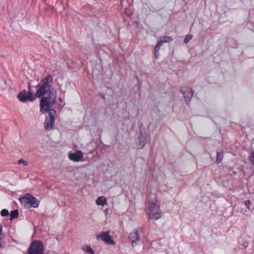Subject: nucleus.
Listing matches in <instances>:
<instances>
[{
  "label": "nucleus",
  "mask_w": 254,
  "mask_h": 254,
  "mask_svg": "<svg viewBox=\"0 0 254 254\" xmlns=\"http://www.w3.org/2000/svg\"><path fill=\"white\" fill-rule=\"evenodd\" d=\"M53 78L51 75H47L42 79L36 86L35 95L41 98L45 94L47 97L42 98L40 102L41 112L47 111L50 107H52L56 99V92L52 87Z\"/></svg>",
  "instance_id": "1"
},
{
  "label": "nucleus",
  "mask_w": 254,
  "mask_h": 254,
  "mask_svg": "<svg viewBox=\"0 0 254 254\" xmlns=\"http://www.w3.org/2000/svg\"><path fill=\"white\" fill-rule=\"evenodd\" d=\"M148 209L149 219L157 220L161 218L162 214L160 203L155 196L148 200Z\"/></svg>",
  "instance_id": "2"
},
{
  "label": "nucleus",
  "mask_w": 254,
  "mask_h": 254,
  "mask_svg": "<svg viewBox=\"0 0 254 254\" xmlns=\"http://www.w3.org/2000/svg\"><path fill=\"white\" fill-rule=\"evenodd\" d=\"M28 254H44V246L40 241H34L28 250Z\"/></svg>",
  "instance_id": "3"
},
{
  "label": "nucleus",
  "mask_w": 254,
  "mask_h": 254,
  "mask_svg": "<svg viewBox=\"0 0 254 254\" xmlns=\"http://www.w3.org/2000/svg\"><path fill=\"white\" fill-rule=\"evenodd\" d=\"M97 239H101L105 243L110 245H114L115 241L113 240L111 236L110 235L109 232H102L97 234L96 236Z\"/></svg>",
  "instance_id": "4"
},
{
  "label": "nucleus",
  "mask_w": 254,
  "mask_h": 254,
  "mask_svg": "<svg viewBox=\"0 0 254 254\" xmlns=\"http://www.w3.org/2000/svg\"><path fill=\"white\" fill-rule=\"evenodd\" d=\"M17 98L21 102H27L29 101H34L32 93L30 92H27L25 90L19 93L17 95Z\"/></svg>",
  "instance_id": "5"
},
{
  "label": "nucleus",
  "mask_w": 254,
  "mask_h": 254,
  "mask_svg": "<svg viewBox=\"0 0 254 254\" xmlns=\"http://www.w3.org/2000/svg\"><path fill=\"white\" fill-rule=\"evenodd\" d=\"M83 157V154L81 150H76L74 152L70 153L68 154V157L69 159L74 162H79L82 160Z\"/></svg>",
  "instance_id": "6"
},
{
  "label": "nucleus",
  "mask_w": 254,
  "mask_h": 254,
  "mask_svg": "<svg viewBox=\"0 0 254 254\" xmlns=\"http://www.w3.org/2000/svg\"><path fill=\"white\" fill-rule=\"evenodd\" d=\"M181 91L184 95L186 101H189L193 95V91L192 89L188 87H183L181 88Z\"/></svg>",
  "instance_id": "7"
},
{
  "label": "nucleus",
  "mask_w": 254,
  "mask_h": 254,
  "mask_svg": "<svg viewBox=\"0 0 254 254\" xmlns=\"http://www.w3.org/2000/svg\"><path fill=\"white\" fill-rule=\"evenodd\" d=\"M55 120L52 118H50L48 117H46L44 125L46 130H50L53 129L55 125Z\"/></svg>",
  "instance_id": "8"
},
{
  "label": "nucleus",
  "mask_w": 254,
  "mask_h": 254,
  "mask_svg": "<svg viewBox=\"0 0 254 254\" xmlns=\"http://www.w3.org/2000/svg\"><path fill=\"white\" fill-rule=\"evenodd\" d=\"M172 40V38L171 37L167 36L163 37V39L158 41L155 47V53L157 54L159 52L160 48L162 46L163 43L166 42H169Z\"/></svg>",
  "instance_id": "9"
},
{
  "label": "nucleus",
  "mask_w": 254,
  "mask_h": 254,
  "mask_svg": "<svg viewBox=\"0 0 254 254\" xmlns=\"http://www.w3.org/2000/svg\"><path fill=\"white\" fill-rule=\"evenodd\" d=\"M139 239L140 237L137 231L131 232L129 235V239L133 246L139 241Z\"/></svg>",
  "instance_id": "10"
},
{
  "label": "nucleus",
  "mask_w": 254,
  "mask_h": 254,
  "mask_svg": "<svg viewBox=\"0 0 254 254\" xmlns=\"http://www.w3.org/2000/svg\"><path fill=\"white\" fill-rule=\"evenodd\" d=\"M21 203L27 208H29L30 195L27 194V196H23L19 198Z\"/></svg>",
  "instance_id": "11"
},
{
  "label": "nucleus",
  "mask_w": 254,
  "mask_h": 254,
  "mask_svg": "<svg viewBox=\"0 0 254 254\" xmlns=\"http://www.w3.org/2000/svg\"><path fill=\"white\" fill-rule=\"evenodd\" d=\"M107 203V199L104 196H99L96 200V203L98 206H104L106 205Z\"/></svg>",
  "instance_id": "12"
},
{
  "label": "nucleus",
  "mask_w": 254,
  "mask_h": 254,
  "mask_svg": "<svg viewBox=\"0 0 254 254\" xmlns=\"http://www.w3.org/2000/svg\"><path fill=\"white\" fill-rule=\"evenodd\" d=\"M39 205V203L37 201L36 198L32 196H30L29 208L32 207L34 208H37L38 207Z\"/></svg>",
  "instance_id": "13"
},
{
  "label": "nucleus",
  "mask_w": 254,
  "mask_h": 254,
  "mask_svg": "<svg viewBox=\"0 0 254 254\" xmlns=\"http://www.w3.org/2000/svg\"><path fill=\"white\" fill-rule=\"evenodd\" d=\"M51 108V107H50L49 108V109L47 111V112H48V114L49 115V117H48L50 118H52L53 119L55 120V117L57 114V112L56 111V110H55L54 109H50ZM45 112H46V111L44 112L43 113H45Z\"/></svg>",
  "instance_id": "14"
},
{
  "label": "nucleus",
  "mask_w": 254,
  "mask_h": 254,
  "mask_svg": "<svg viewBox=\"0 0 254 254\" xmlns=\"http://www.w3.org/2000/svg\"><path fill=\"white\" fill-rule=\"evenodd\" d=\"M82 250L86 252L87 253L90 254H94V252L93 249L88 245H86L84 246H83L82 247Z\"/></svg>",
  "instance_id": "15"
},
{
  "label": "nucleus",
  "mask_w": 254,
  "mask_h": 254,
  "mask_svg": "<svg viewBox=\"0 0 254 254\" xmlns=\"http://www.w3.org/2000/svg\"><path fill=\"white\" fill-rule=\"evenodd\" d=\"M223 154L220 152H217V157L216 162L217 164L220 163L223 159Z\"/></svg>",
  "instance_id": "16"
},
{
  "label": "nucleus",
  "mask_w": 254,
  "mask_h": 254,
  "mask_svg": "<svg viewBox=\"0 0 254 254\" xmlns=\"http://www.w3.org/2000/svg\"><path fill=\"white\" fill-rule=\"evenodd\" d=\"M19 213L18 210H14L11 212L10 215L11 218H15L18 216Z\"/></svg>",
  "instance_id": "17"
},
{
  "label": "nucleus",
  "mask_w": 254,
  "mask_h": 254,
  "mask_svg": "<svg viewBox=\"0 0 254 254\" xmlns=\"http://www.w3.org/2000/svg\"><path fill=\"white\" fill-rule=\"evenodd\" d=\"M18 164H23L24 166H28L29 165V163L28 162L25 161V160L23 159H20L18 160Z\"/></svg>",
  "instance_id": "18"
},
{
  "label": "nucleus",
  "mask_w": 254,
  "mask_h": 254,
  "mask_svg": "<svg viewBox=\"0 0 254 254\" xmlns=\"http://www.w3.org/2000/svg\"><path fill=\"white\" fill-rule=\"evenodd\" d=\"M0 214L2 216H7L9 215V212L8 210L6 209H3L1 210L0 212Z\"/></svg>",
  "instance_id": "19"
},
{
  "label": "nucleus",
  "mask_w": 254,
  "mask_h": 254,
  "mask_svg": "<svg viewBox=\"0 0 254 254\" xmlns=\"http://www.w3.org/2000/svg\"><path fill=\"white\" fill-rule=\"evenodd\" d=\"M192 38V35H187L186 36V37H185V38L184 39L185 43L187 44L188 43H189L191 40Z\"/></svg>",
  "instance_id": "20"
},
{
  "label": "nucleus",
  "mask_w": 254,
  "mask_h": 254,
  "mask_svg": "<svg viewBox=\"0 0 254 254\" xmlns=\"http://www.w3.org/2000/svg\"><path fill=\"white\" fill-rule=\"evenodd\" d=\"M249 159L253 165H254V151L252 152L249 156Z\"/></svg>",
  "instance_id": "21"
},
{
  "label": "nucleus",
  "mask_w": 254,
  "mask_h": 254,
  "mask_svg": "<svg viewBox=\"0 0 254 254\" xmlns=\"http://www.w3.org/2000/svg\"><path fill=\"white\" fill-rule=\"evenodd\" d=\"M250 204L251 201L249 200H247L245 201V204L248 209H250Z\"/></svg>",
  "instance_id": "22"
},
{
  "label": "nucleus",
  "mask_w": 254,
  "mask_h": 254,
  "mask_svg": "<svg viewBox=\"0 0 254 254\" xmlns=\"http://www.w3.org/2000/svg\"><path fill=\"white\" fill-rule=\"evenodd\" d=\"M2 226L1 225H0V235L1 234L2 232Z\"/></svg>",
  "instance_id": "23"
},
{
  "label": "nucleus",
  "mask_w": 254,
  "mask_h": 254,
  "mask_svg": "<svg viewBox=\"0 0 254 254\" xmlns=\"http://www.w3.org/2000/svg\"><path fill=\"white\" fill-rule=\"evenodd\" d=\"M105 211V213H106V214H107L108 213V212H109V209H108V208H107V209H106L105 210V211Z\"/></svg>",
  "instance_id": "24"
},
{
  "label": "nucleus",
  "mask_w": 254,
  "mask_h": 254,
  "mask_svg": "<svg viewBox=\"0 0 254 254\" xmlns=\"http://www.w3.org/2000/svg\"><path fill=\"white\" fill-rule=\"evenodd\" d=\"M59 100L61 101V98H59Z\"/></svg>",
  "instance_id": "25"
}]
</instances>
